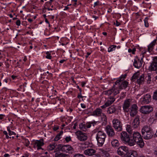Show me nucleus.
Listing matches in <instances>:
<instances>
[{
    "mask_svg": "<svg viewBox=\"0 0 157 157\" xmlns=\"http://www.w3.org/2000/svg\"><path fill=\"white\" fill-rule=\"evenodd\" d=\"M133 138L136 144L140 148H142L144 143L140 133L138 132H135L133 133Z\"/></svg>",
    "mask_w": 157,
    "mask_h": 157,
    "instance_id": "1",
    "label": "nucleus"
},
{
    "mask_svg": "<svg viewBox=\"0 0 157 157\" xmlns=\"http://www.w3.org/2000/svg\"><path fill=\"white\" fill-rule=\"evenodd\" d=\"M106 135L103 132L98 131L96 135V139L98 142V144L99 146L101 147L105 141Z\"/></svg>",
    "mask_w": 157,
    "mask_h": 157,
    "instance_id": "2",
    "label": "nucleus"
},
{
    "mask_svg": "<svg viewBox=\"0 0 157 157\" xmlns=\"http://www.w3.org/2000/svg\"><path fill=\"white\" fill-rule=\"evenodd\" d=\"M115 84L113 85L111 89L108 90H105L103 92L104 94L107 95H112L113 97L119 93V88L116 87Z\"/></svg>",
    "mask_w": 157,
    "mask_h": 157,
    "instance_id": "3",
    "label": "nucleus"
},
{
    "mask_svg": "<svg viewBox=\"0 0 157 157\" xmlns=\"http://www.w3.org/2000/svg\"><path fill=\"white\" fill-rule=\"evenodd\" d=\"M113 126L115 130L117 132L121 131L122 129V124L119 120L115 118L112 121Z\"/></svg>",
    "mask_w": 157,
    "mask_h": 157,
    "instance_id": "4",
    "label": "nucleus"
},
{
    "mask_svg": "<svg viewBox=\"0 0 157 157\" xmlns=\"http://www.w3.org/2000/svg\"><path fill=\"white\" fill-rule=\"evenodd\" d=\"M118 154L122 157L127 155L128 152V148L125 146H121L118 148L117 150Z\"/></svg>",
    "mask_w": 157,
    "mask_h": 157,
    "instance_id": "5",
    "label": "nucleus"
},
{
    "mask_svg": "<svg viewBox=\"0 0 157 157\" xmlns=\"http://www.w3.org/2000/svg\"><path fill=\"white\" fill-rule=\"evenodd\" d=\"M139 75V73H135L132 77V79H137L138 83L139 84H143L144 81V75L143 74L140 76Z\"/></svg>",
    "mask_w": 157,
    "mask_h": 157,
    "instance_id": "6",
    "label": "nucleus"
},
{
    "mask_svg": "<svg viewBox=\"0 0 157 157\" xmlns=\"http://www.w3.org/2000/svg\"><path fill=\"white\" fill-rule=\"evenodd\" d=\"M77 138L81 141H84L87 139L86 133L82 132L80 131H77L75 133Z\"/></svg>",
    "mask_w": 157,
    "mask_h": 157,
    "instance_id": "7",
    "label": "nucleus"
},
{
    "mask_svg": "<svg viewBox=\"0 0 157 157\" xmlns=\"http://www.w3.org/2000/svg\"><path fill=\"white\" fill-rule=\"evenodd\" d=\"M138 107L136 104L132 105L130 108V115L132 117L137 116L138 113Z\"/></svg>",
    "mask_w": 157,
    "mask_h": 157,
    "instance_id": "8",
    "label": "nucleus"
},
{
    "mask_svg": "<svg viewBox=\"0 0 157 157\" xmlns=\"http://www.w3.org/2000/svg\"><path fill=\"white\" fill-rule=\"evenodd\" d=\"M132 101V99L129 98L126 99L124 101L123 108L124 112H128L129 111V107L131 105Z\"/></svg>",
    "mask_w": 157,
    "mask_h": 157,
    "instance_id": "9",
    "label": "nucleus"
},
{
    "mask_svg": "<svg viewBox=\"0 0 157 157\" xmlns=\"http://www.w3.org/2000/svg\"><path fill=\"white\" fill-rule=\"evenodd\" d=\"M140 111L143 114H147L153 111V108L150 105L144 106L140 108Z\"/></svg>",
    "mask_w": 157,
    "mask_h": 157,
    "instance_id": "10",
    "label": "nucleus"
},
{
    "mask_svg": "<svg viewBox=\"0 0 157 157\" xmlns=\"http://www.w3.org/2000/svg\"><path fill=\"white\" fill-rule=\"evenodd\" d=\"M33 143V147L35 148H36L38 150L41 149V146L44 144L43 140L42 139L34 141Z\"/></svg>",
    "mask_w": 157,
    "mask_h": 157,
    "instance_id": "11",
    "label": "nucleus"
},
{
    "mask_svg": "<svg viewBox=\"0 0 157 157\" xmlns=\"http://www.w3.org/2000/svg\"><path fill=\"white\" fill-rule=\"evenodd\" d=\"M105 131L107 135L110 137H113L115 135L114 131L112 127L110 125H107L105 128Z\"/></svg>",
    "mask_w": 157,
    "mask_h": 157,
    "instance_id": "12",
    "label": "nucleus"
},
{
    "mask_svg": "<svg viewBox=\"0 0 157 157\" xmlns=\"http://www.w3.org/2000/svg\"><path fill=\"white\" fill-rule=\"evenodd\" d=\"M140 116L138 115L136 116L132 124L133 128H137L139 126L140 123Z\"/></svg>",
    "mask_w": 157,
    "mask_h": 157,
    "instance_id": "13",
    "label": "nucleus"
},
{
    "mask_svg": "<svg viewBox=\"0 0 157 157\" xmlns=\"http://www.w3.org/2000/svg\"><path fill=\"white\" fill-rule=\"evenodd\" d=\"M120 137L121 140L124 143L129 140L130 138L129 135L125 131L122 132L121 133Z\"/></svg>",
    "mask_w": 157,
    "mask_h": 157,
    "instance_id": "14",
    "label": "nucleus"
},
{
    "mask_svg": "<svg viewBox=\"0 0 157 157\" xmlns=\"http://www.w3.org/2000/svg\"><path fill=\"white\" fill-rule=\"evenodd\" d=\"M91 125H90V123H86V124L84 123L80 124L79 125L80 129L83 131L86 132L88 128H90Z\"/></svg>",
    "mask_w": 157,
    "mask_h": 157,
    "instance_id": "15",
    "label": "nucleus"
},
{
    "mask_svg": "<svg viewBox=\"0 0 157 157\" xmlns=\"http://www.w3.org/2000/svg\"><path fill=\"white\" fill-rule=\"evenodd\" d=\"M60 149L62 151L68 152L70 151H73V149L72 147L70 145H60Z\"/></svg>",
    "mask_w": 157,
    "mask_h": 157,
    "instance_id": "16",
    "label": "nucleus"
},
{
    "mask_svg": "<svg viewBox=\"0 0 157 157\" xmlns=\"http://www.w3.org/2000/svg\"><path fill=\"white\" fill-rule=\"evenodd\" d=\"M143 60L136 58L134 59L133 65L135 67L139 69L142 66Z\"/></svg>",
    "mask_w": 157,
    "mask_h": 157,
    "instance_id": "17",
    "label": "nucleus"
},
{
    "mask_svg": "<svg viewBox=\"0 0 157 157\" xmlns=\"http://www.w3.org/2000/svg\"><path fill=\"white\" fill-rule=\"evenodd\" d=\"M142 99V101L143 103H148L151 101V96L149 94H147Z\"/></svg>",
    "mask_w": 157,
    "mask_h": 157,
    "instance_id": "18",
    "label": "nucleus"
},
{
    "mask_svg": "<svg viewBox=\"0 0 157 157\" xmlns=\"http://www.w3.org/2000/svg\"><path fill=\"white\" fill-rule=\"evenodd\" d=\"M96 152V151L92 148L88 149L84 151V153L88 156L93 155Z\"/></svg>",
    "mask_w": 157,
    "mask_h": 157,
    "instance_id": "19",
    "label": "nucleus"
},
{
    "mask_svg": "<svg viewBox=\"0 0 157 157\" xmlns=\"http://www.w3.org/2000/svg\"><path fill=\"white\" fill-rule=\"evenodd\" d=\"M154 133L153 131L147 133H145L144 134L142 135V136L145 140H148L151 138L153 136Z\"/></svg>",
    "mask_w": 157,
    "mask_h": 157,
    "instance_id": "20",
    "label": "nucleus"
},
{
    "mask_svg": "<svg viewBox=\"0 0 157 157\" xmlns=\"http://www.w3.org/2000/svg\"><path fill=\"white\" fill-rule=\"evenodd\" d=\"M103 113H102V110L99 108L96 109L93 112L92 115L96 116H100Z\"/></svg>",
    "mask_w": 157,
    "mask_h": 157,
    "instance_id": "21",
    "label": "nucleus"
},
{
    "mask_svg": "<svg viewBox=\"0 0 157 157\" xmlns=\"http://www.w3.org/2000/svg\"><path fill=\"white\" fill-rule=\"evenodd\" d=\"M156 44V40L155 39L148 46L147 49L149 52H150L152 51L154 46Z\"/></svg>",
    "mask_w": 157,
    "mask_h": 157,
    "instance_id": "22",
    "label": "nucleus"
},
{
    "mask_svg": "<svg viewBox=\"0 0 157 157\" xmlns=\"http://www.w3.org/2000/svg\"><path fill=\"white\" fill-rule=\"evenodd\" d=\"M116 107L114 105H113L108 108L107 112L109 114H112L116 111Z\"/></svg>",
    "mask_w": 157,
    "mask_h": 157,
    "instance_id": "23",
    "label": "nucleus"
},
{
    "mask_svg": "<svg viewBox=\"0 0 157 157\" xmlns=\"http://www.w3.org/2000/svg\"><path fill=\"white\" fill-rule=\"evenodd\" d=\"M115 99L114 97L110 96L109 98V99L105 103V105L108 107L112 104L115 101Z\"/></svg>",
    "mask_w": 157,
    "mask_h": 157,
    "instance_id": "24",
    "label": "nucleus"
},
{
    "mask_svg": "<svg viewBox=\"0 0 157 157\" xmlns=\"http://www.w3.org/2000/svg\"><path fill=\"white\" fill-rule=\"evenodd\" d=\"M152 129L148 126H144L142 129L141 132L142 135H143L145 133H147L152 131Z\"/></svg>",
    "mask_w": 157,
    "mask_h": 157,
    "instance_id": "25",
    "label": "nucleus"
},
{
    "mask_svg": "<svg viewBox=\"0 0 157 157\" xmlns=\"http://www.w3.org/2000/svg\"><path fill=\"white\" fill-rule=\"evenodd\" d=\"M128 82L126 81H123L121 84L119 86L120 89H125L127 86L128 85Z\"/></svg>",
    "mask_w": 157,
    "mask_h": 157,
    "instance_id": "26",
    "label": "nucleus"
},
{
    "mask_svg": "<svg viewBox=\"0 0 157 157\" xmlns=\"http://www.w3.org/2000/svg\"><path fill=\"white\" fill-rule=\"evenodd\" d=\"M125 143L126 144L130 146H134L135 145L136 143L134 140H133V138L130 139V138H129V140H128V141H127Z\"/></svg>",
    "mask_w": 157,
    "mask_h": 157,
    "instance_id": "27",
    "label": "nucleus"
},
{
    "mask_svg": "<svg viewBox=\"0 0 157 157\" xmlns=\"http://www.w3.org/2000/svg\"><path fill=\"white\" fill-rule=\"evenodd\" d=\"M149 69L151 71H155L157 73V63H154L151 64L149 67Z\"/></svg>",
    "mask_w": 157,
    "mask_h": 157,
    "instance_id": "28",
    "label": "nucleus"
},
{
    "mask_svg": "<svg viewBox=\"0 0 157 157\" xmlns=\"http://www.w3.org/2000/svg\"><path fill=\"white\" fill-rule=\"evenodd\" d=\"M57 144L56 143L50 144L47 147V150L48 151H51L53 150L56 147Z\"/></svg>",
    "mask_w": 157,
    "mask_h": 157,
    "instance_id": "29",
    "label": "nucleus"
},
{
    "mask_svg": "<svg viewBox=\"0 0 157 157\" xmlns=\"http://www.w3.org/2000/svg\"><path fill=\"white\" fill-rule=\"evenodd\" d=\"M112 146L114 147H118L119 145V143L118 141L116 139L113 140L111 142Z\"/></svg>",
    "mask_w": 157,
    "mask_h": 157,
    "instance_id": "30",
    "label": "nucleus"
},
{
    "mask_svg": "<svg viewBox=\"0 0 157 157\" xmlns=\"http://www.w3.org/2000/svg\"><path fill=\"white\" fill-rule=\"evenodd\" d=\"M126 75L124 74V75H122L121 78H119L115 83V85H116L118 84H120V83L121 82V81L123 80V79L126 78Z\"/></svg>",
    "mask_w": 157,
    "mask_h": 157,
    "instance_id": "31",
    "label": "nucleus"
},
{
    "mask_svg": "<svg viewBox=\"0 0 157 157\" xmlns=\"http://www.w3.org/2000/svg\"><path fill=\"white\" fill-rule=\"evenodd\" d=\"M63 131H61L59 133H58L54 139V140L55 141H57L59 140L60 138H61L60 136L63 134Z\"/></svg>",
    "mask_w": 157,
    "mask_h": 157,
    "instance_id": "32",
    "label": "nucleus"
},
{
    "mask_svg": "<svg viewBox=\"0 0 157 157\" xmlns=\"http://www.w3.org/2000/svg\"><path fill=\"white\" fill-rule=\"evenodd\" d=\"M55 157H70V156L68 155L63 153H56L55 154Z\"/></svg>",
    "mask_w": 157,
    "mask_h": 157,
    "instance_id": "33",
    "label": "nucleus"
},
{
    "mask_svg": "<svg viewBox=\"0 0 157 157\" xmlns=\"http://www.w3.org/2000/svg\"><path fill=\"white\" fill-rule=\"evenodd\" d=\"M145 79L147 81V84H150L151 81V75L148 74L145 77Z\"/></svg>",
    "mask_w": 157,
    "mask_h": 157,
    "instance_id": "34",
    "label": "nucleus"
},
{
    "mask_svg": "<svg viewBox=\"0 0 157 157\" xmlns=\"http://www.w3.org/2000/svg\"><path fill=\"white\" fill-rule=\"evenodd\" d=\"M137 154L136 151H133L129 153L128 157H137Z\"/></svg>",
    "mask_w": 157,
    "mask_h": 157,
    "instance_id": "35",
    "label": "nucleus"
},
{
    "mask_svg": "<svg viewBox=\"0 0 157 157\" xmlns=\"http://www.w3.org/2000/svg\"><path fill=\"white\" fill-rule=\"evenodd\" d=\"M127 131L130 134H132V127L129 124H127L126 127Z\"/></svg>",
    "mask_w": 157,
    "mask_h": 157,
    "instance_id": "36",
    "label": "nucleus"
},
{
    "mask_svg": "<svg viewBox=\"0 0 157 157\" xmlns=\"http://www.w3.org/2000/svg\"><path fill=\"white\" fill-rule=\"evenodd\" d=\"M101 116V119L102 121L103 122H106L107 118L105 114L103 113Z\"/></svg>",
    "mask_w": 157,
    "mask_h": 157,
    "instance_id": "37",
    "label": "nucleus"
},
{
    "mask_svg": "<svg viewBox=\"0 0 157 157\" xmlns=\"http://www.w3.org/2000/svg\"><path fill=\"white\" fill-rule=\"evenodd\" d=\"M116 46L114 45H112L108 49V52H110L115 50Z\"/></svg>",
    "mask_w": 157,
    "mask_h": 157,
    "instance_id": "38",
    "label": "nucleus"
},
{
    "mask_svg": "<svg viewBox=\"0 0 157 157\" xmlns=\"http://www.w3.org/2000/svg\"><path fill=\"white\" fill-rule=\"evenodd\" d=\"M148 18L147 17H146V18H145L144 20V25L146 27H147L149 26V24L148 22Z\"/></svg>",
    "mask_w": 157,
    "mask_h": 157,
    "instance_id": "39",
    "label": "nucleus"
},
{
    "mask_svg": "<svg viewBox=\"0 0 157 157\" xmlns=\"http://www.w3.org/2000/svg\"><path fill=\"white\" fill-rule=\"evenodd\" d=\"M153 98L154 100H157V90L154 92Z\"/></svg>",
    "mask_w": 157,
    "mask_h": 157,
    "instance_id": "40",
    "label": "nucleus"
},
{
    "mask_svg": "<svg viewBox=\"0 0 157 157\" xmlns=\"http://www.w3.org/2000/svg\"><path fill=\"white\" fill-rule=\"evenodd\" d=\"M102 152L103 155L105 157H109V154L107 151H104Z\"/></svg>",
    "mask_w": 157,
    "mask_h": 157,
    "instance_id": "41",
    "label": "nucleus"
},
{
    "mask_svg": "<svg viewBox=\"0 0 157 157\" xmlns=\"http://www.w3.org/2000/svg\"><path fill=\"white\" fill-rule=\"evenodd\" d=\"M46 54L47 55L46 56V58L51 59L52 58V56H51V54L49 53L48 52H47L46 53Z\"/></svg>",
    "mask_w": 157,
    "mask_h": 157,
    "instance_id": "42",
    "label": "nucleus"
},
{
    "mask_svg": "<svg viewBox=\"0 0 157 157\" xmlns=\"http://www.w3.org/2000/svg\"><path fill=\"white\" fill-rule=\"evenodd\" d=\"M74 157H85L83 155L80 154H75Z\"/></svg>",
    "mask_w": 157,
    "mask_h": 157,
    "instance_id": "43",
    "label": "nucleus"
},
{
    "mask_svg": "<svg viewBox=\"0 0 157 157\" xmlns=\"http://www.w3.org/2000/svg\"><path fill=\"white\" fill-rule=\"evenodd\" d=\"M25 145L26 147H28L29 145V144H30L29 141L27 139L25 140Z\"/></svg>",
    "mask_w": 157,
    "mask_h": 157,
    "instance_id": "44",
    "label": "nucleus"
},
{
    "mask_svg": "<svg viewBox=\"0 0 157 157\" xmlns=\"http://www.w3.org/2000/svg\"><path fill=\"white\" fill-rule=\"evenodd\" d=\"M65 140L67 142H68L71 140V138L70 136H67L65 138Z\"/></svg>",
    "mask_w": 157,
    "mask_h": 157,
    "instance_id": "45",
    "label": "nucleus"
},
{
    "mask_svg": "<svg viewBox=\"0 0 157 157\" xmlns=\"http://www.w3.org/2000/svg\"><path fill=\"white\" fill-rule=\"evenodd\" d=\"M98 122V121H95L88 122V123H90V125H91V124H92L93 126H94L95 125H96Z\"/></svg>",
    "mask_w": 157,
    "mask_h": 157,
    "instance_id": "46",
    "label": "nucleus"
},
{
    "mask_svg": "<svg viewBox=\"0 0 157 157\" xmlns=\"http://www.w3.org/2000/svg\"><path fill=\"white\" fill-rule=\"evenodd\" d=\"M3 133L6 135V139H8L9 138H11V137H9L8 135V133L6 131H4L3 132Z\"/></svg>",
    "mask_w": 157,
    "mask_h": 157,
    "instance_id": "47",
    "label": "nucleus"
},
{
    "mask_svg": "<svg viewBox=\"0 0 157 157\" xmlns=\"http://www.w3.org/2000/svg\"><path fill=\"white\" fill-rule=\"evenodd\" d=\"M146 53V52L145 51H142V55H140L141 56V59L143 60V58L144 57V55Z\"/></svg>",
    "mask_w": 157,
    "mask_h": 157,
    "instance_id": "48",
    "label": "nucleus"
},
{
    "mask_svg": "<svg viewBox=\"0 0 157 157\" xmlns=\"http://www.w3.org/2000/svg\"><path fill=\"white\" fill-rule=\"evenodd\" d=\"M114 25H115L116 26H118L120 25V23L118 22L117 21H116V22H114Z\"/></svg>",
    "mask_w": 157,
    "mask_h": 157,
    "instance_id": "49",
    "label": "nucleus"
},
{
    "mask_svg": "<svg viewBox=\"0 0 157 157\" xmlns=\"http://www.w3.org/2000/svg\"><path fill=\"white\" fill-rule=\"evenodd\" d=\"M16 24L17 26H19L21 24V21L19 20H17L16 22Z\"/></svg>",
    "mask_w": 157,
    "mask_h": 157,
    "instance_id": "50",
    "label": "nucleus"
},
{
    "mask_svg": "<svg viewBox=\"0 0 157 157\" xmlns=\"http://www.w3.org/2000/svg\"><path fill=\"white\" fill-rule=\"evenodd\" d=\"M9 134L10 136H11L12 135H15L16 133L14 132L11 131L9 133Z\"/></svg>",
    "mask_w": 157,
    "mask_h": 157,
    "instance_id": "51",
    "label": "nucleus"
},
{
    "mask_svg": "<svg viewBox=\"0 0 157 157\" xmlns=\"http://www.w3.org/2000/svg\"><path fill=\"white\" fill-rule=\"evenodd\" d=\"M59 129V127L58 126H55L54 127L53 130L55 131H56Z\"/></svg>",
    "mask_w": 157,
    "mask_h": 157,
    "instance_id": "52",
    "label": "nucleus"
},
{
    "mask_svg": "<svg viewBox=\"0 0 157 157\" xmlns=\"http://www.w3.org/2000/svg\"><path fill=\"white\" fill-rule=\"evenodd\" d=\"M81 105L82 108L85 109L86 108V106L84 104L81 103Z\"/></svg>",
    "mask_w": 157,
    "mask_h": 157,
    "instance_id": "53",
    "label": "nucleus"
},
{
    "mask_svg": "<svg viewBox=\"0 0 157 157\" xmlns=\"http://www.w3.org/2000/svg\"><path fill=\"white\" fill-rule=\"evenodd\" d=\"M86 82H81V86L82 87H83L85 84H86Z\"/></svg>",
    "mask_w": 157,
    "mask_h": 157,
    "instance_id": "54",
    "label": "nucleus"
},
{
    "mask_svg": "<svg viewBox=\"0 0 157 157\" xmlns=\"http://www.w3.org/2000/svg\"><path fill=\"white\" fill-rule=\"evenodd\" d=\"M5 63H6V67L8 68L10 66V65L9 64V63L7 62H5Z\"/></svg>",
    "mask_w": 157,
    "mask_h": 157,
    "instance_id": "55",
    "label": "nucleus"
},
{
    "mask_svg": "<svg viewBox=\"0 0 157 157\" xmlns=\"http://www.w3.org/2000/svg\"><path fill=\"white\" fill-rule=\"evenodd\" d=\"M83 97L81 95V92L80 93V94H78V98H82Z\"/></svg>",
    "mask_w": 157,
    "mask_h": 157,
    "instance_id": "56",
    "label": "nucleus"
},
{
    "mask_svg": "<svg viewBox=\"0 0 157 157\" xmlns=\"http://www.w3.org/2000/svg\"><path fill=\"white\" fill-rule=\"evenodd\" d=\"M106 107H107V106H106V105H105V104H104V105H103L101 106V108L102 109H105V108Z\"/></svg>",
    "mask_w": 157,
    "mask_h": 157,
    "instance_id": "57",
    "label": "nucleus"
},
{
    "mask_svg": "<svg viewBox=\"0 0 157 157\" xmlns=\"http://www.w3.org/2000/svg\"><path fill=\"white\" fill-rule=\"evenodd\" d=\"M92 17L94 18L95 20L97 19L98 18V17L94 15H93Z\"/></svg>",
    "mask_w": 157,
    "mask_h": 157,
    "instance_id": "58",
    "label": "nucleus"
},
{
    "mask_svg": "<svg viewBox=\"0 0 157 157\" xmlns=\"http://www.w3.org/2000/svg\"><path fill=\"white\" fill-rule=\"evenodd\" d=\"M136 50V49L135 48H134L132 50V54H134Z\"/></svg>",
    "mask_w": 157,
    "mask_h": 157,
    "instance_id": "59",
    "label": "nucleus"
},
{
    "mask_svg": "<svg viewBox=\"0 0 157 157\" xmlns=\"http://www.w3.org/2000/svg\"><path fill=\"white\" fill-rule=\"evenodd\" d=\"M4 116H5L3 114H0V119H3V117Z\"/></svg>",
    "mask_w": 157,
    "mask_h": 157,
    "instance_id": "60",
    "label": "nucleus"
},
{
    "mask_svg": "<svg viewBox=\"0 0 157 157\" xmlns=\"http://www.w3.org/2000/svg\"><path fill=\"white\" fill-rule=\"evenodd\" d=\"M4 157H8L10 156V155L6 153L4 155Z\"/></svg>",
    "mask_w": 157,
    "mask_h": 157,
    "instance_id": "61",
    "label": "nucleus"
},
{
    "mask_svg": "<svg viewBox=\"0 0 157 157\" xmlns=\"http://www.w3.org/2000/svg\"><path fill=\"white\" fill-rule=\"evenodd\" d=\"M66 61L65 59H62L59 61V63H63L64 61Z\"/></svg>",
    "mask_w": 157,
    "mask_h": 157,
    "instance_id": "62",
    "label": "nucleus"
},
{
    "mask_svg": "<svg viewBox=\"0 0 157 157\" xmlns=\"http://www.w3.org/2000/svg\"><path fill=\"white\" fill-rule=\"evenodd\" d=\"M91 53H90V52H87V55L86 56V58H87L88 56L90 55Z\"/></svg>",
    "mask_w": 157,
    "mask_h": 157,
    "instance_id": "63",
    "label": "nucleus"
},
{
    "mask_svg": "<svg viewBox=\"0 0 157 157\" xmlns=\"http://www.w3.org/2000/svg\"><path fill=\"white\" fill-rule=\"evenodd\" d=\"M154 154L157 155V149H156L154 151Z\"/></svg>",
    "mask_w": 157,
    "mask_h": 157,
    "instance_id": "64",
    "label": "nucleus"
}]
</instances>
